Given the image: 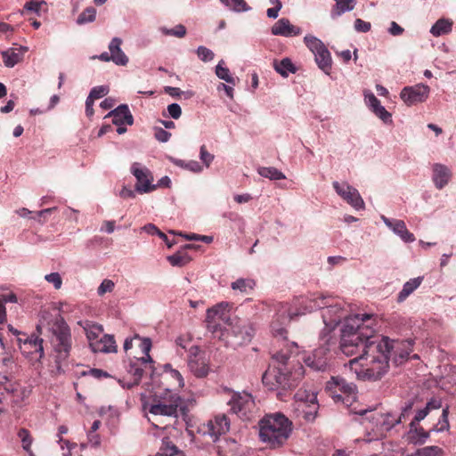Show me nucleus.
Instances as JSON below:
<instances>
[{
	"label": "nucleus",
	"instance_id": "9d476101",
	"mask_svg": "<svg viewBox=\"0 0 456 456\" xmlns=\"http://www.w3.org/2000/svg\"><path fill=\"white\" fill-rule=\"evenodd\" d=\"M231 309L232 305L227 302H221L208 309L206 316L208 330L214 333L221 329L222 323H227L230 320Z\"/></svg>",
	"mask_w": 456,
	"mask_h": 456
},
{
	"label": "nucleus",
	"instance_id": "aec40b11",
	"mask_svg": "<svg viewBox=\"0 0 456 456\" xmlns=\"http://www.w3.org/2000/svg\"><path fill=\"white\" fill-rule=\"evenodd\" d=\"M230 428V420L224 414H218L208 423V432L211 436L217 437L218 436L226 433Z\"/></svg>",
	"mask_w": 456,
	"mask_h": 456
},
{
	"label": "nucleus",
	"instance_id": "39448f33",
	"mask_svg": "<svg viewBox=\"0 0 456 456\" xmlns=\"http://www.w3.org/2000/svg\"><path fill=\"white\" fill-rule=\"evenodd\" d=\"M259 436L271 448L282 445L291 432V421L282 413L266 415L260 420Z\"/></svg>",
	"mask_w": 456,
	"mask_h": 456
},
{
	"label": "nucleus",
	"instance_id": "58836bf2",
	"mask_svg": "<svg viewBox=\"0 0 456 456\" xmlns=\"http://www.w3.org/2000/svg\"><path fill=\"white\" fill-rule=\"evenodd\" d=\"M96 18V9L89 6L86 8L77 17V23L83 25L88 22H93Z\"/></svg>",
	"mask_w": 456,
	"mask_h": 456
},
{
	"label": "nucleus",
	"instance_id": "864d4df0",
	"mask_svg": "<svg viewBox=\"0 0 456 456\" xmlns=\"http://www.w3.org/2000/svg\"><path fill=\"white\" fill-rule=\"evenodd\" d=\"M448 414H449V408L445 407L443 410L442 416L439 420L440 428H438V430L444 431V430L449 429L450 425H449V420H448Z\"/></svg>",
	"mask_w": 456,
	"mask_h": 456
},
{
	"label": "nucleus",
	"instance_id": "4468645a",
	"mask_svg": "<svg viewBox=\"0 0 456 456\" xmlns=\"http://www.w3.org/2000/svg\"><path fill=\"white\" fill-rule=\"evenodd\" d=\"M430 88L424 84L404 87L400 94L401 99L408 105H415L425 102L429 95Z\"/></svg>",
	"mask_w": 456,
	"mask_h": 456
},
{
	"label": "nucleus",
	"instance_id": "f8f14e48",
	"mask_svg": "<svg viewBox=\"0 0 456 456\" xmlns=\"http://www.w3.org/2000/svg\"><path fill=\"white\" fill-rule=\"evenodd\" d=\"M336 192L349 205L355 209H363L364 201L362 199L359 191L349 185L348 183H339L338 182H333L332 183Z\"/></svg>",
	"mask_w": 456,
	"mask_h": 456
},
{
	"label": "nucleus",
	"instance_id": "412c9836",
	"mask_svg": "<svg viewBox=\"0 0 456 456\" xmlns=\"http://www.w3.org/2000/svg\"><path fill=\"white\" fill-rule=\"evenodd\" d=\"M112 118L114 125H133L134 118L126 104H121L108 113L105 118Z\"/></svg>",
	"mask_w": 456,
	"mask_h": 456
},
{
	"label": "nucleus",
	"instance_id": "5701e85b",
	"mask_svg": "<svg viewBox=\"0 0 456 456\" xmlns=\"http://www.w3.org/2000/svg\"><path fill=\"white\" fill-rule=\"evenodd\" d=\"M451 177L452 172L446 166L439 163L433 166L432 180L437 189H443L449 183Z\"/></svg>",
	"mask_w": 456,
	"mask_h": 456
},
{
	"label": "nucleus",
	"instance_id": "4be33fe9",
	"mask_svg": "<svg viewBox=\"0 0 456 456\" xmlns=\"http://www.w3.org/2000/svg\"><path fill=\"white\" fill-rule=\"evenodd\" d=\"M301 33L298 27L292 25L288 19L282 18L272 27V34L283 37H295Z\"/></svg>",
	"mask_w": 456,
	"mask_h": 456
},
{
	"label": "nucleus",
	"instance_id": "4c0bfd02",
	"mask_svg": "<svg viewBox=\"0 0 456 456\" xmlns=\"http://www.w3.org/2000/svg\"><path fill=\"white\" fill-rule=\"evenodd\" d=\"M17 436L21 441L22 448L30 455H32L31 444L33 442V437L30 432L28 429L22 428L19 429Z\"/></svg>",
	"mask_w": 456,
	"mask_h": 456
},
{
	"label": "nucleus",
	"instance_id": "a211bd4d",
	"mask_svg": "<svg viewBox=\"0 0 456 456\" xmlns=\"http://www.w3.org/2000/svg\"><path fill=\"white\" fill-rule=\"evenodd\" d=\"M305 312L301 313H290L287 309L284 310L281 314L278 315V319L273 321L271 324L272 332L274 337L281 338L282 339L286 338L287 330L283 327L286 323L289 322L292 320L294 315L303 314Z\"/></svg>",
	"mask_w": 456,
	"mask_h": 456
},
{
	"label": "nucleus",
	"instance_id": "09e8293b",
	"mask_svg": "<svg viewBox=\"0 0 456 456\" xmlns=\"http://www.w3.org/2000/svg\"><path fill=\"white\" fill-rule=\"evenodd\" d=\"M115 283L109 279H104L101 285L98 287L97 293L99 296H102L105 293L111 292L114 289Z\"/></svg>",
	"mask_w": 456,
	"mask_h": 456
},
{
	"label": "nucleus",
	"instance_id": "4d7b16f0",
	"mask_svg": "<svg viewBox=\"0 0 456 456\" xmlns=\"http://www.w3.org/2000/svg\"><path fill=\"white\" fill-rule=\"evenodd\" d=\"M200 159L202 160L203 163L206 164L207 167H208L214 159V155H212L207 151L205 145H202L200 147Z\"/></svg>",
	"mask_w": 456,
	"mask_h": 456
},
{
	"label": "nucleus",
	"instance_id": "1a4fd4ad",
	"mask_svg": "<svg viewBox=\"0 0 456 456\" xmlns=\"http://www.w3.org/2000/svg\"><path fill=\"white\" fill-rule=\"evenodd\" d=\"M36 332L28 335L22 334V337L17 338V342L21 353L30 359L41 360L45 356L44 339L37 333H41V326L37 325Z\"/></svg>",
	"mask_w": 456,
	"mask_h": 456
},
{
	"label": "nucleus",
	"instance_id": "ea45409f",
	"mask_svg": "<svg viewBox=\"0 0 456 456\" xmlns=\"http://www.w3.org/2000/svg\"><path fill=\"white\" fill-rule=\"evenodd\" d=\"M220 2L234 12H244L250 9L245 0H220Z\"/></svg>",
	"mask_w": 456,
	"mask_h": 456
},
{
	"label": "nucleus",
	"instance_id": "a19ab883",
	"mask_svg": "<svg viewBox=\"0 0 456 456\" xmlns=\"http://www.w3.org/2000/svg\"><path fill=\"white\" fill-rule=\"evenodd\" d=\"M304 41L306 46L310 49V51L315 54L322 50V48L326 47L324 44L314 36H305Z\"/></svg>",
	"mask_w": 456,
	"mask_h": 456
},
{
	"label": "nucleus",
	"instance_id": "bf43d9fd",
	"mask_svg": "<svg viewBox=\"0 0 456 456\" xmlns=\"http://www.w3.org/2000/svg\"><path fill=\"white\" fill-rule=\"evenodd\" d=\"M308 408L309 410L305 411L304 418L307 421H314L317 414V406L315 403H313V405H309Z\"/></svg>",
	"mask_w": 456,
	"mask_h": 456
},
{
	"label": "nucleus",
	"instance_id": "393cba45",
	"mask_svg": "<svg viewBox=\"0 0 456 456\" xmlns=\"http://www.w3.org/2000/svg\"><path fill=\"white\" fill-rule=\"evenodd\" d=\"M90 346L94 352L111 353L117 351L116 341L110 335H103L100 340L91 343Z\"/></svg>",
	"mask_w": 456,
	"mask_h": 456
},
{
	"label": "nucleus",
	"instance_id": "9b49d317",
	"mask_svg": "<svg viewBox=\"0 0 456 456\" xmlns=\"http://www.w3.org/2000/svg\"><path fill=\"white\" fill-rule=\"evenodd\" d=\"M229 405L231 411L242 419H250L256 408L253 397L248 393L234 394Z\"/></svg>",
	"mask_w": 456,
	"mask_h": 456
},
{
	"label": "nucleus",
	"instance_id": "603ef678",
	"mask_svg": "<svg viewBox=\"0 0 456 456\" xmlns=\"http://www.w3.org/2000/svg\"><path fill=\"white\" fill-rule=\"evenodd\" d=\"M45 279L48 282L53 283L56 289H59L61 287L62 280L58 273H52L50 274H46Z\"/></svg>",
	"mask_w": 456,
	"mask_h": 456
},
{
	"label": "nucleus",
	"instance_id": "cd10ccee",
	"mask_svg": "<svg viewBox=\"0 0 456 456\" xmlns=\"http://www.w3.org/2000/svg\"><path fill=\"white\" fill-rule=\"evenodd\" d=\"M314 58L318 67L326 74H330L332 61L327 47L322 48L320 52L314 54Z\"/></svg>",
	"mask_w": 456,
	"mask_h": 456
},
{
	"label": "nucleus",
	"instance_id": "37998d69",
	"mask_svg": "<svg viewBox=\"0 0 456 456\" xmlns=\"http://www.w3.org/2000/svg\"><path fill=\"white\" fill-rule=\"evenodd\" d=\"M178 452L177 447L168 441H163L158 454L159 456H174Z\"/></svg>",
	"mask_w": 456,
	"mask_h": 456
},
{
	"label": "nucleus",
	"instance_id": "f704fd0d",
	"mask_svg": "<svg viewBox=\"0 0 456 456\" xmlns=\"http://www.w3.org/2000/svg\"><path fill=\"white\" fill-rule=\"evenodd\" d=\"M406 456H444V451L438 446H425Z\"/></svg>",
	"mask_w": 456,
	"mask_h": 456
},
{
	"label": "nucleus",
	"instance_id": "a18cd8bd",
	"mask_svg": "<svg viewBox=\"0 0 456 456\" xmlns=\"http://www.w3.org/2000/svg\"><path fill=\"white\" fill-rule=\"evenodd\" d=\"M162 31L165 35L174 36L179 38H182L186 35V28L182 24L176 25L171 29L163 28Z\"/></svg>",
	"mask_w": 456,
	"mask_h": 456
},
{
	"label": "nucleus",
	"instance_id": "c756f323",
	"mask_svg": "<svg viewBox=\"0 0 456 456\" xmlns=\"http://www.w3.org/2000/svg\"><path fill=\"white\" fill-rule=\"evenodd\" d=\"M67 432H68V428L66 426L61 425L59 427V428H58V436H59L58 443L61 444V448L62 451L65 450V446H66V451L62 452V456H72L73 451L77 450V444L74 443L70 444L69 441L64 440L61 437V435L66 434ZM78 456H82V455L79 454Z\"/></svg>",
	"mask_w": 456,
	"mask_h": 456
},
{
	"label": "nucleus",
	"instance_id": "de8ad7c7",
	"mask_svg": "<svg viewBox=\"0 0 456 456\" xmlns=\"http://www.w3.org/2000/svg\"><path fill=\"white\" fill-rule=\"evenodd\" d=\"M197 54L198 57L205 62L213 60L215 56L214 53L205 46H199L197 49Z\"/></svg>",
	"mask_w": 456,
	"mask_h": 456
},
{
	"label": "nucleus",
	"instance_id": "49530a36",
	"mask_svg": "<svg viewBox=\"0 0 456 456\" xmlns=\"http://www.w3.org/2000/svg\"><path fill=\"white\" fill-rule=\"evenodd\" d=\"M108 93H109L108 86H95L91 90L88 97L94 101V100H97V99H100V98L105 96Z\"/></svg>",
	"mask_w": 456,
	"mask_h": 456
},
{
	"label": "nucleus",
	"instance_id": "20e7f679",
	"mask_svg": "<svg viewBox=\"0 0 456 456\" xmlns=\"http://www.w3.org/2000/svg\"><path fill=\"white\" fill-rule=\"evenodd\" d=\"M299 305H304L305 312H312L316 309H322V317L327 328L333 330L341 322L346 319V325L349 321L359 318V323L362 322V319H365L366 314L354 315L346 318V311L341 306L338 300L331 297L314 296L312 297H302ZM345 326L341 330L343 332ZM342 337L340 338V339Z\"/></svg>",
	"mask_w": 456,
	"mask_h": 456
},
{
	"label": "nucleus",
	"instance_id": "5fc2aeb1",
	"mask_svg": "<svg viewBox=\"0 0 456 456\" xmlns=\"http://www.w3.org/2000/svg\"><path fill=\"white\" fill-rule=\"evenodd\" d=\"M167 111L171 118L178 119L182 115V109L177 103H171L167 106Z\"/></svg>",
	"mask_w": 456,
	"mask_h": 456
},
{
	"label": "nucleus",
	"instance_id": "6e6d98bb",
	"mask_svg": "<svg viewBox=\"0 0 456 456\" xmlns=\"http://www.w3.org/2000/svg\"><path fill=\"white\" fill-rule=\"evenodd\" d=\"M102 332L101 326H93L92 329L86 330V337L91 343H94V340L97 339L99 335Z\"/></svg>",
	"mask_w": 456,
	"mask_h": 456
},
{
	"label": "nucleus",
	"instance_id": "680f3d73",
	"mask_svg": "<svg viewBox=\"0 0 456 456\" xmlns=\"http://www.w3.org/2000/svg\"><path fill=\"white\" fill-rule=\"evenodd\" d=\"M186 238L188 240H201L205 243H210L213 240L212 237L206 236V235L191 234V235L186 236Z\"/></svg>",
	"mask_w": 456,
	"mask_h": 456
},
{
	"label": "nucleus",
	"instance_id": "79ce46f5",
	"mask_svg": "<svg viewBox=\"0 0 456 456\" xmlns=\"http://www.w3.org/2000/svg\"><path fill=\"white\" fill-rule=\"evenodd\" d=\"M223 61L218 63L216 68V76L229 84L235 85V78L230 75V71L227 68L223 67Z\"/></svg>",
	"mask_w": 456,
	"mask_h": 456
},
{
	"label": "nucleus",
	"instance_id": "bb28decb",
	"mask_svg": "<svg viewBox=\"0 0 456 456\" xmlns=\"http://www.w3.org/2000/svg\"><path fill=\"white\" fill-rule=\"evenodd\" d=\"M335 5L330 11V15L333 19L341 16L346 12H350L354 9L356 0H334Z\"/></svg>",
	"mask_w": 456,
	"mask_h": 456
},
{
	"label": "nucleus",
	"instance_id": "e433bc0d",
	"mask_svg": "<svg viewBox=\"0 0 456 456\" xmlns=\"http://www.w3.org/2000/svg\"><path fill=\"white\" fill-rule=\"evenodd\" d=\"M255 285V281L251 279H238L232 283V289L243 293H248L254 289Z\"/></svg>",
	"mask_w": 456,
	"mask_h": 456
},
{
	"label": "nucleus",
	"instance_id": "72a5a7b5",
	"mask_svg": "<svg viewBox=\"0 0 456 456\" xmlns=\"http://www.w3.org/2000/svg\"><path fill=\"white\" fill-rule=\"evenodd\" d=\"M3 61L6 67L12 68L22 60V54L16 49H9L2 53Z\"/></svg>",
	"mask_w": 456,
	"mask_h": 456
},
{
	"label": "nucleus",
	"instance_id": "a878e982",
	"mask_svg": "<svg viewBox=\"0 0 456 456\" xmlns=\"http://www.w3.org/2000/svg\"><path fill=\"white\" fill-rule=\"evenodd\" d=\"M194 244H187L183 250L177 251L172 256H167L168 262L174 266H183L191 262V257L186 252V249L197 248Z\"/></svg>",
	"mask_w": 456,
	"mask_h": 456
},
{
	"label": "nucleus",
	"instance_id": "f3484780",
	"mask_svg": "<svg viewBox=\"0 0 456 456\" xmlns=\"http://www.w3.org/2000/svg\"><path fill=\"white\" fill-rule=\"evenodd\" d=\"M328 354L329 349L321 346L315 349L311 355L304 358V362L306 366L314 370H324L328 365Z\"/></svg>",
	"mask_w": 456,
	"mask_h": 456
},
{
	"label": "nucleus",
	"instance_id": "c03bdc74",
	"mask_svg": "<svg viewBox=\"0 0 456 456\" xmlns=\"http://www.w3.org/2000/svg\"><path fill=\"white\" fill-rule=\"evenodd\" d=\"M411 433H415L417 435V437L411 436V439L413 440L415 443L420 444L424 443L429 436L428 432H426L424 428L422 427H419L418 424H415V427H413V431Z\"/></svg>",
	"mask_w": 456,
	"mask_h": 456
},
{
	"label": "nucleus",
	"instance_id": "0e129e2a",
	"mask_svg": "<svg viewBox=\"0 0 456 456\" xmlns=\"http://www.w3.org/2000/svg\"><path fill=\"white\" fill-rule=\"evenodd\" d=\"M411 409V403H410L403 409V411H402L399 418L395 420V422L392 426H395V424H397V423H400V422L405 420L406 418L409 416V412H410Z\"/></svg>",
	"mask_w": 456,
	"mask_h": 456
},
{
	"label": "nucleus",
	"instance_id": "774afa93",
	"mask_svg": "<svg viewBox=\"0 0 456 456\" xmlns=\"http://www.w3.org/2000/svg\"><path fill=\"white\" fill-rule=\"evenodd\" d=\"M142 229L151 235H158L159 231V229L152 224L144 225Z\"/></svg>",
	"mask_w": 456,
	"mask_h": 456
},
{
	"label": "nucleus",
	"instance_id": "69168bd1",
	"mask_svg": "<svg viewBox=\"0 0 456 456\" xmlns=\"http://www.w3.org/2000/svg\"><path fill=\"white\" fill-rule=\"evenodd\" d=\"M119 195L123 199H134L135 197L134 191L126 187H123L119 192Z\"/></svg>",
	"mask_w": 456,
	"mask_h": 456
},
{
	"label": "nucleus",
	"instance_id": "8fccbe9b",
	"mask_svg": "<svg viewBox=\"0 0 456 456\" xmlns=\"http://www.w3.org/2000/svg\"><path fill=\"white\" fill-rule=\"evenodd\" d=\"M154 136L159 142H167L170 139L171 134L162 127H155Z\"/></svg>",
	"mask_w": 456,
	"mask_h": 456
},
{
	"label": "nucleus",
	"instance_id": "13d9d810",
	"mask_svg": "<svg viewBox=\"0 0 456 456\" xmlns=\"http://www.w3.org/2000/svg\"><path fill=\"white\" fill-rule=\"evenodd\" d=\"M370 23L364 21L361 19H356L354 21V28L359 32H368L370 29Z\"/></svg>",
	"mask_w": 456,
	"mask_h": 456
},
{
	"label": "nucleus",
	"instance_id": "6ab92c4d",
	"mask_svg": "<svg viewBox=\"0 0 456 456\" xmlns=\"http://www.w3.org/2000/svg\"><path fill=\"white\" fill-rule=\"evenodd\" d=\"M383 222L387 227L393 230L395 233L405 242H412L415 240L413 233L410 232L403 220L389 219L384 216H381Z\"/></svg>",
	"mask_w": 456,
	"mask_h": 456
},
{
	"label": "nucleus",
	"instance_id": "ddd939ff",
	"mask_svg": "<svg viewBox=\"0 0 456 456\" xmlns=\"http://www.w3.org/2000/svg\"><path fill=\"white\" fill-rule=\"evenodd\" d=\"M131 172L137 180L135 190L139 193H147L157 188V185L152 184L153 177L148 168L142 167L139 163H134Z\"/></svg>",
	"mask_w": 456,
	"mask_h": 456
},
{
	"label": "nucleus",
	"instance_id": "e2e57ef3",
	"mask_svg": "<svg viewBox=\"0 0 456 456\" xmlns=\"http://www.w3.org/2000/svg\"><path fill=\"white\" fill-rule=\"evenodd\" d=\"M94 100H92L91 98L87 97L86 98V114L88 118H91L94 113Z\"/></svg>",
	"mask_w": 456,
	"mask_h": 456
},
{
	"label": "nucleus",
	"instance_id": "423d86ee",
	"mask_svg": "<svg viewBox=\"0 0 456 456\" xmlns=\"http://www.w3.org/2000/svg\"><path fill=\"white\" fill-rule=\"evenodd\" d=\"M134 338L141 340L140 347L144 356L130 361L126 367L128 374L133 377L132 381L119 380L122 387L128 389L137 386L143 374L151 375L154 370L153 361L149 354L151 348V339L147 338H141L139 336H135Z\"/></svg>",
	"mask_w": 456,
	"mask_h": 456
},
{
	"label": "nucleus",
	"instance_id": "f257e3e1",
	"mask_svg": "<svg viewBox=\"0 0 456 456\" xmlns=\"http://www.w3.org/2000/svg\"><path fill=\"white\" fill-rule=\"evenodd\" d=\"M362 320L361 324L357 317L345 325L341 351L346 355H352L362 348L360 356L350 362V369L355 371L358 379L378 380L387 372L389 360L398 366L408 359L413 343L376 336L371 316L365 315Z\"/></svg>",
	"mask_w": 456,
	"mask_h": 456
},
{
	"label": "nucleus",
	"instance_id": "b1692460",
	"mask_svg": "<svg viewBox=\"0 0 456 456\" xmlns=\"http://www.w3.org/2000/svg\"><path fill=\"white\" fill-rule=\"evenodd\" d=\"M123 41L119 37H114L109 45L110 58L112 61L119 66H126L128 63V57L121 49Z\"/></svg>",
	"mask_w": 456,
	"mask_h": 456
},
{
	"label": "nucleus",
	"instance_id": "473e14b6",
	"mask_svg": "<svg viewBox=\"0 0 456 456\" xmlns=\"http://www.w3.org/2000/svg\"><path fill=\"white\" fill-rule=\"evenodd\" d=\"M274 69L282 77H287L288 73H295L297 71L296 67L289 58H284L281 61H274Z\"/></svg>",
	"mask_w": 456,
	"mask_h": 456
},
{
	"label": "nucleus",
	"instance_id": "7c9ffc66",
	"mask_svg": "<svg viewBox=\"0 0 456 456\" xmlns=\"http://www.w3.org/2000/svg\"><path fill=\"white\" fill-rule=\"evenodd\" d=\"M452 22L446 19L438 20L431 28L430 33L434 37L446 35L452 31Z\"/></svg>",
	"mask_w": 456,
	"mask_h": 456
},
{
	"label": "nucleus",
	"instance_id": "338daca9",
	"mask_svg": "<svg viewBox=\"0 0 456 456\" xmlns=\"http://www.w3.org/2000/svg\"><path fill=\"white\" fill-rule=\"evenodd\" d=\"M442 406L441 401L437 399H431L428 402L426 408L428 409V411L435 409H439Z\"/></svg>",
	"mask_w": 456,
	"mask_h": 456
},
{
	"label": "nucleus",
	"instance_id": "c9c22d12",
	"mask_svg": "<svg viewBox=\"0 0 456 456\" xmlns=\"http://www.w3.org/2000/svg\"><path fill=\"white\" fill-rule=\"evenodd\" d=\"M257 172L261 176L269 178L270 180H282L286 178L282 172L273 167H259Z\"/></svg>",
	"mask_w": 456,
	"mask_h": 456
},
{
	"label": "nucleus",
	"instance_id": "2eb2a0df",
	"mask_svg": "<svg viewBox=\"0 0 456 456\" xmlns=\"http://www.w3.org/2000/svg\"><path fill=\"white\" fill-rule=\"evenodd\" d=\"M188 366L197 378H205L209 372L208 360L206 358L205 354L200 351L198 347L191 348Z\"/></svg>",
	"mask_w": 456,
	"mask_h": 456
},
{
	"label": "nucleus",
	"instance_id": "0eeeda50",
	"mask_svg": "<svg viewBox=\"0 0 456 456\" xmlns=\"http://www.w3.org/2000/svg\"><path fill=\"white\" fill-rule=\"evenodd\" d=\"M51 331L52 342L56 354V363L60 367L61 363L69 356L72 346L70 330L63 318L59 316L53 322Z\"/></svg>",
	"mask_w": 456,
	"mask_h": 456
},
{
	"label": "nucleus",
	"instance_id": "f03ea898",
	"mask_svg": "<svg viewBox=\"0 0 456 456\" xmlns=\"http://www.w3.org/2000/svg\"><path fill=\"white\" fill-rule=\"evenodd\" d=\"M160 383L163 387L155 392L151 400L145 403L143 407L151 416L149 420L156 428H165L169 424H164L159 418H177L178 408H181L183 401L176 391L183 387L184 382L178 370L169 369L161 375Z\"/></svg>",
	"mask_w": 456,
	"mask_h": 456
},
{
	"label": "nucleus",
	"instance_id": "2f4dec72",
	"mask_svg": "<svg viewBox=\"0 0 456 456\" xmlns=\"http://www.w3.org/2000/svg\"><path fill=\"white\" fill-rule=\"evenodd\" d=\"M41 11L47 12L46 2L44 0H30L24 4L21 13L35 12L39 15Z\"/></svg>",
	"mask_w": 456,
	"mask_h": 456
},
{
	"label": "nucleus",
	"instance_id": "052dcab7",
	"mask_svg": "<svg viewBox=\"0 0 456 456\" xmlns=\"http://www.w3.org/2000/svg\"><path fill=\"white\" fill-rule=\"evenodd\" d=\"M403 28L398 25L395 21L391 22L389 33L393 36H400L403 33Z\"/></svg>",
	"mask_w": 456,
	"mask_h": 456
},
{
	"label": "nucleus",
	"instance_id": "dca6fc26",
	"mask_svg": "<svg viewBox=\"0 0 456 456\" xmlns=\"http://www.w3.org/2000/svg\"><path fill=\"white\" fill-rule=\"evenodd\" d=\"M364 101L371 111L384 123H392L391 114L383 107L380 101L370 90L363 91Z\"/></svg>",
	"mask_w": 456,
	"mask_h": 456
},
{
	"label": "nucleus",
	"instance_id": "7ed1b4c3",
	"mask_svg": "<svg viewBox=\"0 0 456 456\" xmlns=\"http://www.w3.org/2000/svg\"><path fill=\"white\" fill-rule=\"evenodd\" d=\"M297 355V344H287L285 348L273 356V359L278 362V366L268 368L263 374V384L269 390H281L278 393L279 397H281L282 392L297 387L304 377V367L299 360H295Z\"/></svg>",
	"mask_w": 456,
	"mask_h": 456
},
{
	"label": "nucleus",
	"instance_id": "c85d7f7f",
	"mask_svg": "<svg viewBox=\"0 0 456 456\" xmlns=\"http://www.w3.org/2000/svg\"><path fill=\"white\" fill-rule=\"evenodd\" d=\"M422 281L423 277H417L405 282L403 289L398 294V302L404 301L416 289L420 286Z\"/></svg>",
	"mask_w": 456,
	"mask_h": 456
},
{
	"label": "nucleus",
	"instance_id": "3c124183",
	"mask_svg": "<svg viewBox=\"0 0 456 456\" xmlns=\"http://www.w3.org/2000/svg\"><path fill=\"white\" fill-rule=\"evenodd\" d=\"M428 413H429L428 409H427L426 407L418 411L414 419L410 423V433L411 434L413 431V427H415V424H418L420 420L424 419Z\"/></svg>",
	"mask_w": 456,
	"mask_h": 456
},
{
	"label": "nucleus",
	"instance_id": "6e6552de",
	"mask_svg": "<svg viewBox=\"0 0 456 456\" xmlns=\"http://www.w3.org/2000/svg\"><path fill=\"white\" fill-rule=\"evenodd\" d=\"M326 391L336 403L341 402L343 404L349 406L355 400L356 387L353 383H348L340 377H332L327 382Z\"/></svg>",
	"mask_w": 456,
	"mask_h": 456
}]
</instances>
